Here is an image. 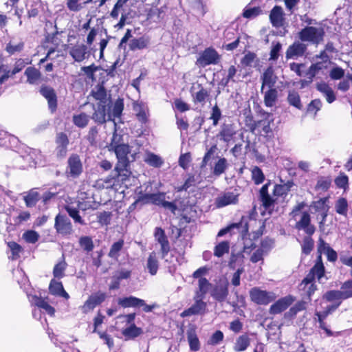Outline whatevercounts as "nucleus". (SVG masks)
Masks as SVG:
<instances>
[{
    "label": "nucleus",
    "instance_id": "54",
    "mask_svg": "<svg viewBox=\"0 0 352 352\" xmlns=\"http://www.w3.org/2000/svg\"><path fill=\"white\" fill-rule=\"evenodd\" d=\"M24 201L25 202L26 206H34L38 201V193L36 191H30L26 196L24 197Z\"/></svg>",
    "mask_w": 352,
    "mask_h": 352
},
{
    "label": "nucleus",
    "instance_id": "29",
    "mask_svg": "<svg viewBox=\"0 0 352 352\" xmlns=\"http://www.w3.org/2000/svg\"><path fill=\"white\" fill-rule=\"evenodd\" d=\"M49 289L51 294L62 296L66 299L69 298V294L65 291L60 282L52 280L50 284Z\"/></svg>",
    "mask_w": 352,
    "mask_h": 352
},
{
    "label": "nucleus",
    "instance_id": "22",
    "mask_svg": "<svg viewBox=\"0 0 352 352\" xmlns=\"http://www.w3.org/2000/svg\"><path fill=\"white\" fill-rule=\"evenodd\" d=\"M109 104H98L92 115V119L98 124H103L108 120V107Z\"/></svg>",
    "mask_w": 352,
    "mask_h": 352
},
{
    "label": "nucleus",
    "instance_id": "9",
    "mask_svg": "<svg viewBox=\"0 0 352 352\" xmlns=\"http://www.w3.org/2000/svg\"><path fill=\"white\" fill-rule=\"evenodd\" d=\"M296 221L295 228L298 230H302L307 234L311 236L316 230L314 226L311 223L310 214L307 211H303L300 219Z\"/></svg>",
    "mask_w": 352,
    "mask_h": 352
},
{
    "label": "nucleus",
    "instance_id": "1",
    "mask_svg": "<svg viewBox=\"0 0 352 352\" xmlns=\"http://www.w3.org/2000/svg\"><path fill=\"white\" fill-rule=\"evenodd\" d=\"M289 67L291 70L294 72L298 76L303 77L301 82L302 85L304 86L311 83L314 78L322 72L323 63L322 62H317L311 64L306 72L302 70L305 67L303 63H290Z\"/></svg>",
    "mask_w": 352,
    "mask_h": 352
},
{
    "label": "nucleus",
    "instance_id": "50",
    "mask_svg": "<svg viewBox=\"0 0 352 352\" xmlns=\"http://www.w3.org/2000/svg\"><path fill=\"white\" fill-rule=\"evenodd\" d=\"M252 179L255 184H260L263 182L265 179V175L262 170L258 167L254 166L252 169Z\"/></svg>",
    "mask_w": 352,
    "mask_h": 352
},
{
    "label": "nucleus",
    "instance_id": "13",
    "mask_svg": "<svg viewBox=\"0 0 352 352\" xmlns=\"http://www.w3.org/2000/svg\"><path fill=\"white\" fill-rule=\"evenodd\" d=\"M295 300L294 297L288 295L280 298L276 302L271 305L270 313L271 314H278L287 309Z\"/></svg>",
    "mask_w": 352,
    "mask_h": 352
},
{
    "label": "nucleus",
    "instance_id": "18",
    "mask_svg": "<svg viewBox=\"0 0 352 352\" xmlns=\"http://www.w3.org/2000/svg\"><path fill=\"white\" fill-rule=\"evenodd\" d=\"M124 109L123 99L118 98L113 103L112 107H108V120L113 122L114 126L116 127L115 118H120Z\"/></svg>",
    "mask_w": 352,
    "mask_h": 352
},
{
    "label": "nucleus",
    "instance_id": "42",
    "mask_svg": "<svg viewBox=\"0 0 352 352\" xmlns=\"http://www.w3.org/2000/svg\"><path fill=\"white\" fill-rule=\"evenodd\" d=\"M25 47V43L20 41L18 43H14L12 41H10L7 43L5 50L10 55H14L16 53H21Z\"/></svg>",
    "mask_w": 352,
    "mask_h": 352
},
{
    "label": "nucleus",
    "instance_id": "24",
    "mask_svg": "<svg viewBox=\"0 0 352 352\" xmlns=\"http://www.w3.org/2000/svg\"><path fill=\"white\" fill-rule=\"evenodd\" d=\"M276 76L274 74L272 67H267L263 72L261 79V88H272L276 81Z\"/></svg>",
    "mask_w": 352,
    "mask_h": 352
},
{
    "label": "nucleus",
    "instance_id": "57",
    "mask_svg": "<svg viewBox=\"0 0 352 352\" xmlns=\"http://www.w3.org/2000/svg\"><path fill=\"white\" fill-rule=\"evenodd\" d=\"M305 206L306 204L305 202L297 204L289 214L291 218L294 221H296L299 217H300L302 213V210L305 207Z\"/></svg>",
    "mask_w": 352,
    "mask_h": 352
},
{
    "label": "nucleus",
    "instance_id": "37",
    "mask_svg": "<svg viewBox=\"0 0 352 352\" xmlns=\"http://www.w3.org/2000/svg\"><path fill=\"white\" fill-rule=\"evenodd\" d=\"M292 186V182H287L284 184H276L273 190L274 196L276 197H282L287 195Z\"/></svg>",
    "mask_w": 352,
    "mask_h": 352
},
{
    "label": "nucleus",
    "instance_id": "25",
    "mask_svg": "<svg viewBox=\"0 0 352 352\" xmlns=\"http://www.w3.org/2000/svg\"><path fill=\"white\" fill-rule=\"evenodd\" d=\"M133 111H135V116L140 122L142 123L147 122L149 113L148 107L145 104L134 102Z\"/></svg>",
    "mask_w": 352,
    "mask_h": 352
},
{
    "label": "nucleus",
    "instance_id": "47",
    "mask_svg": "<svg viewBox=\"0 0 352 352\" xmlns=\"http://www.w3.org/2000/svg\"><path fill=\"white\" fill-rule=\"evenodd\" d=\"M335 210L337 213L346 216L348 211V202L345 198H339L335 204Z\"/></svg>",
    "mask_w": 352,
    "mask_h": 352
},
{
    "label": "nucleus",
    "instance_id": "26",
    "mask_svg": "<svg viewBox=\"0 0 352 352\" xmlns=\"http://www.w3.org/2000/svg\"><path fill=\"white\" fill-rule=\"evenodd\" d=\"M150 43L149 37L147 36H142L139 38H134L130 41L129 44V49L131 51L141 50L146 49L148 47Z\"/></svg>",
    "mask_w": 352,
    "mask_h": 352
},
{
    "label": "nucleus",
    "instance_id": "33",
    "mask_svg": "<svg viewBox=\"0 0 352 352\" xmlns=\"http://www.w3.org/2000/svg\"><path fill=\"white\" fill-rule=\"evenodd\" d=\"M92 96L99 101L98 104H110L111 103V95L107 93V89H94Z\"/></svg>",
    "mask_w": 352,
    "mask_h": 352
},
{
    "label": "nucleus",
    "instance_id": "61",
    "mask_svg": "<svg viewBox=\"0 0 352 352\" xmlns=\"http://www.w3.org/2000/svg\"><path fill=\"white\" fill-rule=\"evenodd\" d=\"M66 210L67 211L69 215L75 221V222H77L81 225L85 224L80 216L78 210L76 208L67 206L66 208Z\"/></svg>",
    "mask_w": 352,
    "mask_h": 352
},
{
    "label": "nucleus",
    "instance_id": "15",
    "mask_svg": "<svg viewBox=\"0 0 352 352\" xmlns=\"http://www.w3.org/2000/svg\"><path fill=\"white\" fill-rule=\"evenodd\" d=\"M116 155L118 162L116 164L123 166L124 164H129V159L128 155L130 153L131 150L128 144H124L115 146V148L111 149Z\"/></svg>",
    "mask_w": 352,
    "mask_h": 352
},
{
    "label": "nucleus",
    "instance_id": "32",
    "mask_svg": "<svg viewBox=\"0 0 352 352\" xmlns=\"http://www.w3.org/2000/svg\"><path fill=\"white\" fill-rule=\"evenodd\" d=\"M211 287L212 285L206 278H199L198 281V289L196 292L195 296L204 299L205 295L208 292Z\"/></svg>",
    "mask_w": 352,
    "mask_h": 352
},
{
    "label": "nucleus",
    "instance_id": "4",
    "mask_svg": "<svg viewBox=\"0 0 352 352\" xmlns=\"http://www.w3.org/2000/svg\"><path fill=\"white\" fill-rule=\"evenodd\" d=\"M251 300L258 305H267L276 298V295L273 292L261 290L254 287L250 292Z\"/></svg>",
    "mask_w": 352,
    "mask_h": 352
},
{
    "label": "nucleus",
    "instance_id": "23",
    "mask_svg": "<svg viewBox=\"0 0 352 352\" xmlns=\"http://www.w3.org/2000/svg\"><path fill=\"white\" fill-rule=\"evenodd\" d=\"M270 183L265 184L262 186L260 190V197L262 201L263 206L265 209H270L274 206V204L276 201V199L271 197L268 193V186Z\"/></svg>",
    "mask_w": 352,
    "mask_h": 352
},
{
    "label": "nucleus",
    "instance_id": "45",
    "mask_svg": "<svg viewBox=\"0 0 352 352\" xmlns=\"http://www.w3.org/2000/svg\"><path fill=\"white\" fill-rule=\"evenodd\" d=\"M67 267V264L64 257L62 260L55 265L53 269V275L56 278L60 279L65 276V271Z\"/></svg>",
    "mask_w": 352,
    "mask_h": 352
},
{
    "label": "nucleus",
    "instance_id": "51",
    "mask_svg": "<svg viewBox=\"0 0 352 352\" xmlns=\"http://www.w3.org/2000/svg\"><path fill=\"white\" fill-rule=\"evenodd\" d=\"M335 184L339 188L346 190L349 188V178L344 173H340L335 179Z\"/></svg>",
    "mask_w": 352,
    "mask_h": 352
},
{
    "label": "nucleus",
    "instance_id": "2",
    "mask_svg": "<svg viewBox=\"0 0 352 352\" xmlns=\"http://www.w3.org/2000/svg\"><path fill=\"white\" fill-rule=\"evenodd\" d=\"M221 59V54L213 47H208L199 53L195 65L199 68H204L208 65L219 64Z\"/></svg>",
    "mask_w": 352,
    "mask_h": 352
},
{
    "label": "nucleus",
    "instance_id": "31",
    "mask_svg": "<svg viewBox=\"0 0 352 352\" xmlns=\"http://www.w3.org/2000/svg\"><path fill=\"white\" fill-rule=\"evenodd\" d=\"M32 303L36 306L38 309H44L49 315L53 316L55 312V309L52 307L47 302L41 298H38L36 296H33Z\"/></svg>",
    "mask_w": 352,
    "mask_h": 352
},
{
    "label": "nucleus",
    "instance_id": "58",
    "mask_svg": "<svg viewBox=\"0 0 352 352\" xmlns=\"http://www.w3.org/2000/svg\"><path fill=\"white\" fill-rule=\"evenodd\" d=\"M98 67L95 66L94 64H92L89 66H85L81 68V70L85 72V74L89 77V78H91L92 80V82L94 80H96V72L98 69Z\"/></svg>",
    "mask_w": 352,
    "mask_h": 352
},
{
    "label": "nucleus",
    "instance_id": "20",
    "mask_svg": "<svg viewBox=\"0 0 352 352\" xmlns=\"http://www.w3.org/2000/svg\"><path fill=\"white\" fill-rule=\"evenodd\" d=\"M238 202V195L228 192L219 196L215 200L217 208H223L228 205L236 204Z\"/></svg>",
    "mask_w": 352,
    "mask_h": 352
},
{
    "label": "nucleus",
    "instance_id": "59",
    "mask_svg": "<svg viewBox=\"0 0 352 352\" xmlns=\"http://www.w3.org/2000/svg\"><path fill=\"white\" fill-rule=\"evenodd\" d=\"M256 58V54L254 52H248L241 60V65L244 67H250Z\"/></svg>",
    "mask_w": 352,
    "mask_h": 352
},
{
    "label": "nucleus",
    "instance_id": "3",
    "mask_svg": "<svg viewBox=\"0 0 352 352\" xmlns=\"http://www.w3.org/2000/svg\"><path fill=\"white\" fill-rule=\"evenodd\" d=\"M324 34L323 28L307 26L299 32L298 36L302 42H311L317 45L323 41Z\"/></svg>",
    "mask_w": 352,
    "mask_h": 352
},
{
    "label": "nucleus",
    "instance_id": "11",
    "mask_svg": "<svg viewBox=\"0 0 352 352\" xmlns=\"http://www.w3.org/2000/svg\"><path fill=\"white\" fill-rule=\"evenodd\" d=\"M270 21L272 25L274 28H281L285 24V13L281 6H274L270 13Z\"/></svg>",
    "mask_w": 352,
    "mask_h": 352
},
{
    "label": "nucleus",
    "instance_id": "21",
    "mask_svg": "<svg viewBox=\"0 0 352 352\" xmlns=\"http://www.w3.org/2000/svg\"><path fill=\"white\" fill-rule=\"evenodd\" d=\"M307 50V45L300 42H294L287 49L285 56L287 59L294 58L295 56H302Z\"/></svg>",
    "mask_w": 352,
    "mask_h": 352
},
{
    "label": "nucleus",
    "instance_id": "40",
    "mask_svg": "<svg viewBox=\"0 0 352 352\" xmlns=\"http://www.w3.org/2000/svg\"><path fill=\"white\" fill-rule=\"evenodd\" d=\"M347 296L346 293H342L340 290H331L324 294V298L329 302L338 300L341 302L342 300L347 299Z\"/></svg>",
    "mask_w": 352,
    "mask_h": 352
},
{
    "label": "nucleus",
    "instance_id": "43",
    "mask_svg": "<svg viewBox=\"0 0 352 352\" xmlns=\"http://www.w3.org/2000/svg\"><path fill=\"white\" fill-rule=\"evenodd\" d=\"M142 331L140 328L137 327L135 324H131L129 327L124 329L122 333L128 339H132L138 337L142 333Z\"/></svg>",
    "mask_w": 352,
    "mask_h": 352
},
{
    "label": "nucleus",
    "instance_id": "56",
    "mask_svg": "<svg viewBox=\"0 0 352 352\" xmlns=\"http://www.w3.org/2000/svg\"><path fill=\"white\" fill-rule=\"evenodd\" d=\"M8 246L9 247V248L10 249V250L12 252V256L10 258L12 260H16L18 258H19L20 253L22 251V248H21V245H19L18 243H16L14 241H12V242L8 243Z\"/></svg>",
    "mask_w": 352,
    "mask_h": 352
},
{
    "label": "nucleus",
    "instance_id": "53",
    "mask_svg": "<svg viewBox=\"0 0 352 352\" xmlns=\"http://www.w3.org/2000/svg\"><path fill=\"white\" fill-rule=\"evenodd\" d=\"M262 10L259 6L244 9L242 16L245 19L255 18L260 15Z\"/></svg>",
    "mask_w": 352,
    "mask_h": 352
},
{
    "label": "nucleus",
    "instance_id": "27",
    "mask_svg": "<svg viewBox=\"0 0 352 352\" xmlns=\"http://www.w3.org/2000/svg\"><path fill=\"white\" fill-rule=\"evenodd\" d=\"M118 305L124 308L140 307L144 305V300L135 296H129L118 299Z\"/></svg>",
    "mask_w": 352,
    "mask_h": 352
},
{
    "label": "nucleus",
    "instance_id": "36",
    "mask_svg": "<svg viewBox=\"0 0 352 352\" xmlns=\"http://www.w3.org/2000/svg\"><path fill=\"white\" fill-rule=\"evenodd\" d=\"M32 63V59L30 58H19L15 60L14 63L13 68L10 70V74L16 75V74L21 72L26 65H30Z\"/></svg>",
    "mask_w": 352,
    "mask_h": 352
},
{
    "label": "nucleus",
    "instance_id": "17",
    "mask_svg": "<svg viewBox=\"0 0 352 352\" xmlns=\"http://www.w3.org/2000/svg\"><path fill=\"white\" fill-rule=\"evenodd\" d=\"M228 283L226 280L220 281L211 290L210 295L219 302L225 300L228 294Z\"/></svg>",
    "mask_w": 352,
    "mask_h": 352
},
{
    "label": "nucleus",
    "instance_id": "63",
    "mask_svg": "<svg viewBox=\"0 0 352 352\" xmlns=\"http://www.w3.org/2000/svg\"><path fill=\"white\" fill-rule=\"evenodd\" d=\"M229 250V243L226 241H223L218 244L214 249V255L221 257L225 253L228 252Z\"/></svg>",
    "mask_w": 352,
    "mask_h": 352
},
{
    "label": "nucleus",
    "instance_id": "14",
    "mask_svg": "<svg viewBox=\"0 0 352 352\" xmlns=\"http://www.w3.org/2000/svg\"><path fill=\"white\" fill-rule=\"evenodd\" d=\"M69 55L78 63L82 62L89 56L87 47L85 44H76L70 47Z\"/></svg>",
    "mask_w": 352,
    "mask_h": 352
},
{
    "label": "nucleus",
    "instance_id": "46",
    "mask_svg": "<svg viewBox=\"0 0 352 352\" xmlns=\"http://www.w3.org/2000/svg\"><path fill=\"white\" fill-rule=\"evenodd\" d=\"M124 246V241L119 240L115 243H113L110 248V250L108 253L109 257L118 260L120 256V252L123 248Z\"/></svg>",
    "mask_w": 352,
    "mask_h": 352
},
{
    "label": "nucleus",
    "instance_id": "48",
    "mask_svg": "<svg viewBox=\"0 0 352 352\" xmlns=\"http://www.w3.org/2000/svg\"><path fill=\"white\" fill-rule=\"evenodd\" d=\"M228 168L227 160L224 157L220 158L214 164L213 174L219 176L223 174Z\"/></svg>",
    "mask_w": 352,
    "mask_h": 352
},
{
    "label": "nucleus",
    "instance_id": "49",
    "mask_svg": "<svg viewBox=\"0 0 352 352\" xmlns=\"http://www.w3.org/2000/svg\"><path fill=\"white\" fill-rule=\"evenodd\" d=\"M276 89H268L265 93L264 102L267 107H272L275 104L277 99Z\"/></svg>",
    "mask_w": 352,
    "mask_h": 352
},
{
    "label": "nucleus",
    "instance_id": "5",
    "mask_svg": "<svg viewBox=\"0 0 352 352\" xmlns=\"http://www.w3.org/2000/svg\"><path fill=\"white\" fill-rule=\"evenodd\" d=\"M82 168L80 157L73 154L68 158L65 174L67 177L77 178L82 173Z\"/></svg>",
    "mask_w": 352,
    "mask_h": 352
},
{
    "label": "nucleus",
    "instance_id": "6",
    "mask_svg": "<svg viewBox=\"0 0 352 352\" xmlns=\"http://www.w3.org/2000/svg\"><path fill=\"white\" fill-rule=\"evenodd\" d=\"M143 199L146 202H151L155 205L162 206L165 208H168L172 212H174L176 209V206L173 203L165 201V193L163 192L146 194L143 197Z\"/></svg>",
    "mask_w": 352,
    "mask_h": 352
},
{
    "label": "nucleus",
    "instance_id": "55",
    "mask_svg": "<svg viewBox=\"0 0 352 352\" xmlns=\"http://www.w3.org/2000/svg\"><path fill=\"white\" fill-rule=\"evenodd\" d=\"M307 307V302L305 301L301 300L296 302L293 307H292L289 311L287 312V314L293 317L297 314V313L303 311Z\"/></svg>",
    "mask_w": 352,
    "mask_h": 352
},
{
    "label": "nucleus",
    "instance_id": "30",
    "mask_svg": "<svg viewBox=\"0 0 352 352\" xmlns=\"http://www.w3.org/2000/svg\"><path fill=\"white\" fill-rule=\"evenodd\" d=\"M158 268L159 261L157 254L155 252H152L147 258L146 269L151 275L154 276L157 274Z\"/></svg>",
    "mask_w": 352,
    "mask_h": 352
},
{
    "label": "nucleus",
    "instance_id": "39",
    "mask_svg": "<svg viewBox=\"0 0 352 352\" xmlns=\"http://www.w3.org/2000/svg\"><path fill=\"white\" fill-rule=\"evenodd\" d=\"M250 344V339L247 335L239 336L234 344V349L236 352L245 351Z\"/></svg>",
    "mask_w": 352,
    "mask_h": 352
},
{
    "label": "nucleus",
    "instance_id": "28",
    "mask_svg": "<svg viewBox=\"0 0 352 352\" xmlns=\"http://www.w3.org/2000/svg\"><path fill=\"white\" fill-rule=\"evenodd\" d=\"M114 171L116 172V177L122 182L126 181L131 175V172L129 169V164H124L123 166L116 164L114 168Z\"/></svg>",
    "mask_w": 352,
    "mask_h": 352
},
{
    "label": "nucleus",
    "instance_id": "60",
    "mask_svg": "<svg viewBox=\"0 0 352 352\" xmlns=\"http://www.w3.org/2000/svg\"><path fill=\"white\" fill-rule=\"evenodd\" d=\"M314 247V240L309 235L304 238L302 244V251L305 254H309Z\"/></svg>",
    "mask_w": 352,
    "mask_h": 352
},
{
    "label": "nucleus",
    "instance_id": "41",
    "mask_svg": "<svg viewBox=\"0 0 352 352\" xmlns=\"http://www.w3.org/2000/svg\"><path fill=\"white\" fill-rule=\"evenodd\" d=\"M187 338L190 350L194 351H199L200 349V343L196 334L195 330L190 329L188 331Z\"/></svg>",
    "mask_w": 352,
    "mask_h": 352
},
{
    "label": "nucleus",
    "instance_id": "44",
    "mask_svg": "<svg viewBox=\"0 0 352 352\" xmlns=\"http://www.w3.org/2000/svg\"><path fill=\"white\" fill-rule=\"evenodd\" d=\"M89 121V116L85 113H80L73 116L74 124L79 128H85Z\"/></svg>",
    "mask_w": 352,
    "mask_h": 352
},
{
    "label": "nucleus",
    "instance_id": "35",
    "mask_svg": "<svg viewBox=\"0 0 352 352\" xmlns=\"http://www.w3.org/2000/svg\"><path fill=\"white\" fill-rule=\"evenodd\" d=\"M144 161L151 166L160 167L163 164V160L157 155L147 151L145 153Z\"/></svg>",
    "mask_w": 352,
    "mask_h": 352
},
{
    "label": "nucleus",
    "instance_id": "8",
    "mask_svg": "<svg viewBox=\"0 0 352 352\" xmlns=\"http://www.w3.org/2000/svg\"><path fill=\"white\" fill-rule=\"evenodd\" d=\"M154 236L155 240L161 246L160 252L162 258H164L166 261H168V260L166 259V257L170 251V247L168 238L165 234L164 230L161 228H156L154 232Z\"/></svg>",
    "mask_w": 352,
    "mask_h": 352
},
{
    "label": "nucleus",
    "instance_id": "64",
    "mask_svg": "<svg viewBox=\"0 0 352 352\" xmlns=\"http://www.w3.org/2000/svg\"><path fill=\"white\" fill-rule=\"evenodd\" d=\"M23 239L30 243H35L39 238V234L34 230H28L23 234Z\"/></svg>",
    "mask_w": 352,
    "mask_h": 352
},
{
    "label": "nucleus",
    "instance_id": "7",
    "mask_svg": "<svg viewBox=\"0 0 352 352\" xmlns=\"http://www.w3.org/2000/svg\"><path fill=\"white\" fill-rule=\"evenodd\" d=\"M311 207L314 209L315 212L317 213L316 219L319 220V227L320 229L322 230L326 221L329 206L326 204L325 200L320 199L314 201L311 204Z\"/></svg>",
    "mask_w": 352,
    "mask_h": 352
},
{
    "label": "nucleus",
    "instance_id": "10",
    "mask_svg": "<svg viewBox=\"0 0 352 352\" xmlns=\"http://www.w3.org/2000/svg\"><path fill=\"white\" fill-rule=\"evenodd\" d=\"M194 304L188 309H185L180 314L182 318L193 315L204 314L206 312L207 304L204 302L203 298L194 296Z\"/></svg>",
    "mask_w": 352,
    "mask_h": 352
},
{
    "label": "nucleus",
    "instance_id": "52",
    "mask_svg": "<svg viewBox=\"0 0 352 352\" xmlns=\"http://www.w3.org/2000/svg\"><path fill=\"white\" fill-rule=\"evenodd\" d=\"M80 246L86 252L93 250L94 245L93 241L89 236H81L79 239Z\"/></svg>",
    "mask_w": 352,
    "mask_h": 352
},
{
    "label": "nucleus",
    "instance_id": "34",
    "mask_svg": "<svg viewBox=\"0 0 352 352\" xmlns=\"http://www.w3.org/2000/svg\"><path fill=\"white\" fill-rule=\"evenodd\" d=\"M40 92L48 102L49 108L52 112H54L56 109V96L54 89H40Z\"/></svg>",
    "mask_w": 352,
    "mask_h": 352
},
{
    "label": "nucleus",
    "instance_id": "62",
    "mask_svg": "<svg viewBox=\"0 0 352 352\" xmlns=\"http://www.w3.org/2000/svg\"><path fill=\"white\" fill-rule=\"evenodd\" d=\"M111 212L103 211L98 214V221L102 226H107L111 222Z\"/></svg>",
    "mask_w": 352,
    "mask_h": 352
},
{
    "label": "nucleus",
    "instance_id": "19",
    "mask_svg": "<svg viewBox=\"0 0 352 352\" xmlns=\"http://www.w3.org/2000/svg\"><path fill=\"white\" fill-rule=\"evenodd\" d=\"M24 76L26 77V82L31 85H38L42 80V74L41 71L34 66L28 67Z\"/></svg>",
    "mask_w": 352,
    "mask_h": 352
},
{
    "label": "nucleus",
    "instance_id": "16",
    "mask_svg": "<svg viewBox=\"0 0 352 352\" xmlns=\"http://www.w3.org/2000/svg\"><path fill=\"white\" fill-rule=\"evenodd\" d=\"M54 227L56 231L61 234H70L72 232V226L69 219L61 214H58L56 217Z\"/></svg>",
    "mask_w": 352,
    "mask_h": 352
},
{
    "label": "nucleus",
    "instance_id": "12",
    "mask_svg": "<svg viewBox=\"0 0 352 352\" xmlns=\"http://www.w3.org/2000/svg\"><path fill=\"white\" fill-rule=\"evenodd\" d=\"M117 63L118 61L114 63L109 69L98 68V74L95 75L96 80L93 82H96V88H104V83L109 80V76L113 77L114 76V70Z\"/></svg>",
    "mask_w": 352,
    "mask_h": 352
},
{
    "label": "nucleus",
    "instance_id": "38",
    "mask_svg": "<svg viewBox=\"0 0 352 352\" xmlns=\"http://www.w3.org/2000/svg\"><path fill=\"white\" fill-rule=\"evenodd\" d=\"M235 134L236 131L232 127V126L228 124L224 125L222 127L219 135L221 137V140H222L225 142H230V140L232 139Z\"/></svg>",
    "mask_w": 352,
    "mask_h": 352
}]
</instances>
